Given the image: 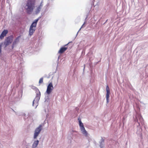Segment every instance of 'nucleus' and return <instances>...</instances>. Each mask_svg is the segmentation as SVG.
I'll list each match as a JSON object with an SVG mask.
<instances>
[{"instance_id": "obj_1", "label": "nucleus", "mask_w": 148, "mask_h": 148, "mask_svg": "<svg viewBox=\"0 0 148 148\" xmlns=\"http://www.w3.org/2000/svg\"><path fill=\"white\" fill-rule=\"evenodd\" d=\"M35 0H28L25 6L27 12L30 14L35 8Z\"/></svg>"}, {"instance_id": "obj_2", "label": "nucleus", "mask_w": 148, "mask_h": 148, "mask_svg": "<svg viewBox=\"0 0 148 148\" xmlns=\"http://www.w3.org/2000/svg\"><path fill=\"white\" fill-rule=\"evenodd\" d=\"M39 18H37L33 22L31 25L29 31V35L31 36L32 35L36 30L37 23L39 20Z\"/></svg>"}, {"instance_id": "obj_3", "label": "nucleus", "mask_w": 148, "mask_h": 148, "mask_svg": "<svg viewBox=\"0 0 148 148\" xmlns=\"http://www.w3.org/2000/svg\"><path fill=\"white\" fill-rule=\"evenodd\" d=\"M40 93L39 90L37 91L36 96L35 99L33 101V105L34 106V105L36 106V107L38 105V102L40 99Z\"/></svg>"}, {"instance_id": "obj_4", "label": "nucleus", "mask_w": 148, "mask_h": 148, "mask_svg": "<svg viewBox=\"0 0 148 148\" xmlns=\"http://www.w3.org/2000/svg\"><path fill=\"white\" fill-rule=\"evenodd\" d=\"M13 39V35L10 36L6 38L4 42V45L5 47L7 46L12 42Z\"/></svg>"}, {"instance_id": "obj_5", "label": "nucleus", "mask_w": 148, "mask_h": 148, "mask_svg": "<svg viewBox=\"0 0 148 148\" xmlns=\"http://www.w3.org/2000/svg\"><path fill=\"white\" fill-rule=\"evenodd\" d=\"M78 120L79 123V125L80 127V130L82 133L85 136H87L88 134L87 132L85 129L83 123H82L80 119H78Z\"/></svg>"}, {"instance_id": "obj_6", "label": "nucleus", "mask_w": 148, "mask_h": 148, "mask_svg": "<svg viewBox=\"0 0 148 148\" xmlns=\"http://www.w3.org/2000/svg\"><path fill=\"white\" fill-rule=\"evenodd\" d=\"M42 125H39L38 127L36 128L35 129L34 131V139L36 138L41 132L42 130Z\"/></svg>"}, {"instance_id": "obj_7", "label": "nucleus", "mask_w": 148, "mask_h": 148, "mask_svg": "<svg viewBox=\"0 0 148 148\" xmlns=\"http://www.w3.org/2000/svg\"><path fill=\"white\" fill-rule=\"evenodd\" d=\"M53 84L52 82L50 83L48 85L47 87L46 92L49 95L50 94L53 90Z\"/></svg>"}, {"instance_id": "obj_8", "label": "nucleus", "mask_w": 148, "mask_h": 148, "mask_svg": "<svg viewBox=\"0 0 148 148\" xmlns=\"http://www.w3.org/2000/svg\"><path fill=\"white\" fill-rule=\"evenodd\" d=\"M106 98L107 103H108L109 102V95L110 93V88L107 85L106 87Z\"/></svg>"}, {"instance_id": "obj_9", "label": "nucleus", "mask_w": 148, "mask_h": 148, "mask_svg": "<svg viewBox=\"0 0 148 148\" xmlns=\"http://www.w3.org/2000/svg\"><path fill=\"white\" fill-rule=\"evenodd\" d=\"M43 5V2L42 1L40 3V5L37 8L35 12L36 14L38 13L40 11Z\"/></svg>"}, {"instance_id": "obj_10", "label": "nucleus", "mask_w": 148, "mask_h": 148, "mask_svg": "<svg viewBox=\"0 0 148 148\" xmlns=\"http://www.w3.org/2000/svg\"><path fill=\"white\" fill-rule=\"evenodd\" d=\"M8 33V31L7 30H4L2 32L0 36V38L1 39H3L4 37Z\"/></svg>"}, {"instance_id": "obj_11", "label": "nucleus", "mask_w": 148, "mask_h": 148, "mask_svg": "<svg viewBox=\"0 0 148 148\" xmlns=\"http://www.w3.org/2000/svg\"><path fill=\"white\" fill-rule=\"evenodd\" d=\"M68 49V47H61L58 51V53L62 54L65 52Z\"/></svg>"}, {"instance_id": "obj_12", "label": "nucleus", "mask_w": 148, "mask_h": 148, "mask_svg": "<svg viewBox=\"0 0 148 148\" xmlns=\"http://www.w3.org/2000/svg\"><path fill=\"white\" fill-rule=\"evenodd\" d=\"M39 141L38 140L35 141L33 144L32 145V147L33 148H35L37 147L38 143Z\"/></svg>"}, {"instance_id": "obj_13", "label": "nucleus", "mask_w": 148, "mask_h": 148, "mask_svg": "<svg viewBox=\"0 0 148 148\" xmlns=\"http://www.w3.org/2000/svg\"><path fill=\"white\" fill-rule=\"evenodd\" d=\"M20 36H19L17 37L15 40L13 42V45H14L16 44V43L18 42L19 41V38L20 37Z\"/></svg>"}, {"instance_id": "obj_14", "label": "nucleus", "mask_w": 148, "mask_h": 148, "mask_svg": "<svg viewBox=\"0 0 148 148\" xmlns=\"http://www.w3.org/2000/svg\"><path fill=\"white\" fill-rule=\"evenodd\" d=\"M43 77L40 78L39 81V84H40L41 83H42L43 82Z\"/></svg>"}, {"instance_id": "obj_15", "label": "nucleus", "mask_w": 148, "mask_h": 148, "mask_svg": "<svg viewBox=\"0 0 148 148\" xmlns=\"http://www.w3.org/2000/svg\"><path fill=\"white\" fill-rule=\"evenodd\" d=\"M140 120L141 121V124H142L143 123V119L140 117Z\"/></svg>"}, {"instance_id": "obj_16", "label": "nucleus", "mask_w": 148, "mask_h": 148, "mask_svg": "<svg viewBox=\"0 0 148 148\" xmlns=\"http://www.w3.org/2000/svg\"><path fill=\"white\" fill-rule=\"evenodd\" d=\"M85 23L84 22V24L82 25V27H85L84 25V24Z\"/></svg>"}, {"instance_id": "obj_17", "label": "nucleus", "mask_w": 148, "mask_h": 148, "mask_svg": "<svg viewBox=\"0 0 148 148\" xmlns=\"http://www.w3.org/2000/svg\"><path fill=\"white\" fill-rule=\"evenodd\" d=\"M101 140H102V141H103V142H104V140L102 138L101 139Z\"/></svg>"}, {"instance_id": "obj_18", "label": "nucleus", "mask_w": 148, "mask_h": 148, "mask_svg": "<svg viewBox=\"0 0 148 148\" xmlns=\"http://www.w3.org/2000/svg\"><path fill=\"white\" fill-rule=\"evenodd\" d=\"M100 147H101V148L102 147V146H101V145H100Z\"/></svg>"}, {"instance_id": "obj_19", "label": "nucleus", "mask_w": 148, "mask_h": 148, "mask_svg": "<svg viewBox=\"0 0 148 148\" xmlns=\"http://www.w3.org/2000/svg\"><path fill=\"white\" fill-rule=\"evenodd\" d=\"M69 43H68L66 45H65V46H66L67 45L69 44Z\"/></svg>"}, {"instance_id": "obj_20", "label": "nucleus", "mask_w": 148, "mask_h": 148, "mask_svg": "<svg viewBox=\"0 0 148 148\" xmlns=\"http://www.w3.org/2000/svg\"><path fill=\"white\" fill-rule=\"evenodd\" d=\"M138 123L139 124V125H140V123L139 122H138Z\"/></svg>"}]
</instances>
